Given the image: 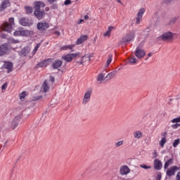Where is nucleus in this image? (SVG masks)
<instances>
[{"instance_id":"1","label":"nucleus","mask_w":180,"mask_h":180,"mask_svg":"<svg viewBox=\"0 0 180 180\" xmlns=\"http://www.w3.org/2000/svg\"><path fill=\"white\" fill-rule=\"evenodd\" d=\"M8 22H4L1 27V29L3 32H8V33H11L12 32V26L15 25V18H11L8 20Z\"/></svg>"},{"instance_id":"2","label":"nucleus","mask_w":180,"mask_h":180,"mask_svg":"<svg viewBox=\"0 0 180 180\" xmlns=\"http://www.w3.org/2000/svg\"><path fill=\"white\" fill-rule=\"evenodd\" d=\"M77 57H79V53H68L62 56V60L66 61V63H71L72 60H75Z\"/></svg>"},{"instance_id":"3","label":"nucleus","mask_w":180,"mask_h":180,"mask_svg":"<svg viewBox=\"0 0 180 180\" xmlns=\"http://www.w3.org/2000/svg\"><path fill=\"white\" fill-rule=\"evenodd\" d=\"M37 27L38 30H40V32H43L44 30H47L49 27H50V24L47 22L46 21H40L37 24Z\"/></svg>"},{"instance_id":"4","label":"nucleus","mask_w":180,"mask_h":180,"mask_svg":"<svg viewBox=\"0 0 180 180\" xmlns=\"http://www.w3.org/2000/svg\"><path fill=\"white\" fill-rule=\"evenodd\" d=\"M174 34H172L171 32H167L160 35L159 39H161V40H163V41H168V40H172Z\"/></svg>"},{"instance_id":"5","label":"nucleus","mask_w":180,"mask_h":180,"mask_svg":"<svg viewBox=\"0 0 180 180\" xmlns=\"http://www.w3.org/2000/svg\"><path fill=\"white\" fill-rule=\"evenodd\" d=\"M20 119H22V117H20V115H18L13 120L10 124V127L12 130H15V129L18 127L19 122H20Z\"/></svg>"},{"instance_id":"6","label":"nucleus","mask_w":180,"mask_h":180,"mask_svg":"<svg viewBox=\"0 0 180 180\" xmlns=\"http://www.w3.org/2000/svg\"><path fill=\"white\" fill-rule=\"evenodd\" d=\"M146 12V8H142L139 10L138 13H137V17L136 18V25H140V22H141L143 19V15H144Z\"/></svg>"},{"instance_id":"7","label":"nucleus","mask_w":180,"mask_h":180,"mask_svg":"<svg viewBox=\"0 0 180 180\" xmlns=\"http://www.w3.org/2000/svg\"><path fill=\"white\" fill-rule=\"evenodd\" d=\"M20 25L21 26H32L33 25V21L32 20H29L28 18H21L19 20Z\"/></svg>"},{"instance_id":"8","label":"nucleus","mask_w":180,"mask_h":180,"mask_svg":"<svg viewBox=\"0 0 180 180\" xmlns=\"http://www.w3.org/2000/svg\"><path fill=\"white\" fill-rule=\"evenodd\" d=\"M91 95H92V91L88 90L86 91L82 101L83 105H86L91 101Z\"/></svg>"},{"instance_id":"9","label":"nucleus","mask_w":180,"mask_h":180,"mask_svg":"<svg viewBox=\"0 0 180 180\" xmlns=\"http://www.w3.org/2000/svg\"><path fill=\"white\" fill-rule=\"evenodd\" d=\"M134 32H131L127 34L123 38L122 41L123 43H127L129 41H131L134 39Z\"/></svg>"},{"instance_id":"10","label":"nucleus","mask_w":180,"mask_h":180,"mask_svg":"<svg viewBox=\"0 0 180 180\" xmlns=\"http://www.w3.org/2000/svg\"><path fill=\"white\" fill-rule=\"evenodd\" d=\"M135 56L139 60L141 59V58H143V57L146 56V51L137 47L136 51H135Z\"/></svg>"},{"instance_id":"11","label":"nucleus","mask_w":180,"mask_h":180,"mask_svg":"<svg viewBox=\"0 0 180 180\" xmlns=\"http://www.w3.org/2000/svg\"><path fill=\"white\" fill-rule=\"evenodd\" d=\"M120 175H127L130 174V168L127 165H122L120 169Z\"/></svg>"},{"instance_id":"12","label":"nucleus","mask_w":180,"mask_h":180,"mask_svg":"<svg viewBox=\"0 0 180 180\" xmlns=\"http://www.w3.org/2000/svg\"><path fill=\"white\" fill-rule=\"evenodd\" d=\"M89 37L88 35H81L79 38H78L76 41V45L79 46L80 44H82L83 43H85L86 40H88Z\"/></svg>"},{"instance_id":"13","label":"nucleus","mask_w":180,"mask_h":180,"mask_svg":"<svg viewBox=\"0 0 180 180\" xmlns=\"http://www.w3.org/2000/svg\"><path fill=\"white\" fill-rule=\"evenodd\" d=\"M45 12L44 11H40V10H34V16L38 18L39 20H41L43 18H44Z\"/></svg>"},{"instance_id":"14","label":"nucleus","mask_w":180,"mask_h":180,"mask_svg":"<svg viewBox=\"0 0 180 180\" xmlns=\"http://www.w3.org/2000/svg\"><path fill=\"white\" fill-rule=\"evenodd\" d=\"M9 6H11V2L9 1V0H3L0 5V11H5V9H6V8Z\"/></svg>"},{"instance_id":"15","label":"nucleus","mask_w":180,"mask_h":180,"mask_svg":"<svg viewBox=\"0 0 180 180\" xmlns=\"http://www.w3.org/2000/svg\"><path fill=\"white\" fill-rule=\"evenodd\" d=\"M176 171H178V167L173 166L167 169L166 174L167 176H172L173 175H175V172H176Z\"/></svg>"},{"instance_id":"16","label":"nucleus","mask_w":180,"mask_h":180,"mask_svg":"<svg viewBox=\"0 0 180 180\" xmlns=\"http://www.w3.org/2000/svg\"><path fill=\"white\" fill-rule=\"evenodd\" d=\"M46 4L43 1H35L34 2V8L35 11H40V8H44Z\"/></svg>"},{"instance_id":"17","label":"nucleus","mask_w":180,"mask_h":180,"mask_svg":"<svg viewBox=\"0 0 180 180\" xmlns=\"http://www.w3.org/2000/svg\"><path fill=\"white\" fill-rule=\"evenodd\" d=\"M155 169L160 171L162 168V162L159 159H155L153 162Z\"/></svg>"},{"instance_id":"18","label":"nucleus","mask_w":180,"mask_h":180,"mask_svg":"<svg viewBox=\"0 0 180 180\" xmlns=\"http://www.w3.org/2000/svg\"><path fill=\"white\" fill-rule=\"evenodd\" d=\"M4 68L8 70L7 72L9 74V72H12V70H13V64L11 62H6L4 64Z\"/></svg>"},{"instance_id":"19","label":"nucleus","mask_w":180,"mask_h":180,"mask_svg":"<svg viewBox=\"0 0 180 180\" xmlns=\"http://www.w3.org/2000/svg\"><path fill=\"white\" fill-rule=\"evenodd\" d=\"M8 45L6 44H3L0 46V56H4V54H6L8 53Z\"/></svg>"},{"instance_id":"20","label":"nucleus","mask_w":180,"mask_h":180,"mask_svg":"<svg viewBox=\"0 0 180 180\" xmlns=\"http://www.w3.org/2000/svg\"><path fill=\"white\" fill-rule=\"evenodd\" d=\"M106 70L103 71L102 73H100L97 76V81L98 82H102V81H105L106 79Z\"/></svg>"},{"instance_id":"21","label":"nucleus","mask_w":180,"mask_h":180,"mask_svg":"<svg viewBox=\"0 0 180 180\" xmlns=\"http://www.w3.org/2000/svg\"><path fill=\"white\" fill-rule=\"evenodd\" d=\"M51 62V59H46L45 60H43L40 63H39L38 67H40L41 68H43L44 67H47V65H50Z\"/></svg>"},{"instance_id":"22","label":"nucleus","mask_w":180,"mask_h":180,"mask_svg":"<svg viewBox=\"0 0 180 180\" xmlns=\"http://www.w3.org/2000/svg\"><path fill=\"white\" fill-rule=\"evenodd\" d=\"M63 65V61L60 60H56L53 63H52L51 67L54 68V70H57L60 68Z\"/></svg>"},{"instance_id":"23","label":"nucleus","mask_w":180,"mask_h":180,"mask_svg":"<svg viewBox=\"0 0 180 180\" xmlns=\"http://www.w3.org/2000/svg\"><path fill=\"white\" fill-rule=\"evenodd\" d=\"M30 53V47L29 46L24 47L20 51L21 56H23L24 57H26V56H27V54H29Z\"/></svg>"},{"instance_id":"24","label":"nucleus","mask_w":180,"mask_h":180,"mask_svg":"<svg viewBox=\"0 0 180 180\" xmlns=\"http://www.w3.org/2000/svg\"><path fill=\"white\" fill-rule=\"evenodd\" d=\"M42 88L44 92H49V90L50 89V86H49V82H47V80H45V82L42 84Z\"/></svg>"},{"instance_id":"25","label":"nucleus","mask_w":180,"mask_h":180,"mask_svg":"<svg viewBox=\"0 0 180 180\" xmlns=\"http://www.w3.org/2000/svg\"><path fill=\"white\" fill-rule=\"evenodd\" d=\"M32 34H33V31L27 30H21V36H32Z\"/></svg>"},{"instance_id":"26","label":"nucleus","mask_w":180,"mask_h":180,"mask_svg":"<svg viewBox=\"0 0 180 180\" xmlns=\"http://www.w3.org/2000/svg\"><path fill=\"white\" fill-rule=\"evenodd\" d=\"M134 139H138L139 140V139H141V137H143V132H141V131H134Z\"/></svg>"},{"instance_id":"27","label":"nucleus","mask_w":180,"mask_h":180,"mask_svg":"<svg viewBox=\"0 0 180 180\" xmlns=\"http://www.w3.org/2000/svg\"><path fill=\"white\" fill-rule=\"evenodd\" d=\"M116 74H117V71L111 72L105 76V78H107V79H112V78H113Z\"/></svg>"},{"instance_id":"28","label":"nucleus","mask_w":180,"mask_h":180,"mask_svg":"<svg viewBox=\"0 0 180 180\" xmlns=\"http://www.w3.org/2000/svg\"><path fill=\"white\" fill-rule=\"evenodd\" d=\"M75 47V45H65L60 48V50H72Z\"/></svg>"},{"instance_id":"29","label":"nucleus","mask_w":180,"mask_h":180,"mask_svg":"<svg viewBox=\"0 0 180 180\" xmlns=\"http://www.w3.org/2000/svg\"><path fill=\"white\" fill-rule=\"evenodd\" d=\"M85 61H91V56L85 55L82 58V60L80 62V64H84V63H85Z\"/></svg>"},{"instance_id":"30","label":"nucleus","mask_w":180,"mask_h":180,"mask_svg":"<svg viewBox=\"0 0 180 180\" xmlns=\"http://www.w3.org/2000/svg\"><path fill=\"white\" fill-rule=\"evenodd\" d=\"M113 29V27H109L108 30L107 32H105L103 34L104 37H110L111 33H112V30Z\"/></svg>"},{"instance_id":"31","label":"nucleus","mask_w":180,"mask_h":180,"mask_svg":"<svg viewBox=\"0 0 180 180\" xmlns=\"http://www.w3.org/2000/svg\"><path fill=\"white\" fill-rule=\"evenodd\" d=\"M174 162V160L172 158L169 159L165 163V169H167L169 165H171Z\"/></svg>"},{"instance_id":"32","label":"nucleus","mask_w":180,"mask_h":180,"mask_svg":"<svg viewBox=\"0 0 180 180\" xmlns=\"http://www.w3.org/2000/svg\"><path fill=\"white\" fill-rule=\"evenodd\" d=\"M25 12H26L27 15H30V13H32L33 12V8H32L30 6H25Z\"/></svg>"},{"instance_id":"33","label":"nucleus","mask_w":180,"mask_h":180,"mask_svg":"<svg viewBox=\"0 0 180 180\" xmlns=\"http://www.w3.org/2000/svg\"><path fill=\"white\" fill-rule=\"evenodd\" d=\"M112 58H113V55L112 54L108 55L107 63H106L107 67H109V65H110V63H112Z\"/></svg>"},{"instance_id":"34","label":"nucleus","mask_w":180,"mask_h":180,"mask_svg":"<svg viewBox=\"0 0 180 180\" xmlns=\"http://www.w3.org/2000/svg\"><path fill=\"white\" fill-rule=\"evenodd\" d=\"M40 46H41V44L39 43L36 45V46L34 47V49L32 51V56H34L36 53H37V50H39V49H40Z\"/></svg>"},{"instance_id":"35","label":"nucleus","mask_w":180,"mask_h":180,"mask_svg":"<svg viewBox=\"0 0 180 180\" xmlns=\"http://www.w3.org/2000/svg\"><path fill=\"white\" fill-rule=\"evenodd\" d=\"M129 63H131V64H137V58H136V57L134 56H131L129 58Z\"/></svg>"},{"instance_id":"36","label":"nucleus","mask_w":180,"mask_h":180,"mask_svg":"<svg viewBox=\"0 0 180 180\" xmlns=\"http://www.w3.org/2000/svg\"><path fill=\"white\" fill-rule=\"evenodd\" d=\"M165 143H167V138L163 137V138H162V139L159 142V144H160V146L164 147V146L165 145Z\"/></svg>"},{"instance_id":"37","label":"nucleus","mask_w":180,"mask_h":180,"mask_svg":"<svg viewBox=\"0 0 180 180\" xmlns=\"http://www.w3.org/2000/svg\"><path fill=\"white\" fill-rule=\"evenodd\" d=\"M180 143V139H175L172 143V146L174 148H176V147H178L179 144Z\"/></svg>"},{"instance_id":"38","label":"nucleus","mask_w":180,"mask_h":180,"mask_svg":"<svg viewBox=\"0 0 180 180\" xmlns=\"http://www.w3.org/2000/svg\"><path fill=\"white\" fill-rule=\"evenodd\" d=\"M8 43H10V44H18V43H19V40L11 39L8 41Z\"/></svg>"},{"instance_id":"39","label":"nucleus","mask_w":180,"mask_h":180,"mask_svg":"<svg viewBox=\"0 0 180 180\" xmlns=\"http://www.w3.org/2000/svg\"><path fill=\"white\" fill-rule=\"evenodd\" d=\"M171 122L172 123H180V117H179L177 118H174L173 120H172Z\"/></svg>"},{"instance_id":"40","label":"nucleus","mask_w":180,"mask_h":180,"mask_svg":"<svg viewBox=\"0 0 180 180\" xmlns=\"http://www.w3.org/2000/svg\"><path fill=\"white\" fill-rule=\"evenodd\" d=\"M25 98H26V91H22L20 94V99H25Z\"/></svg>"},{"instance_id":"41","label":"nucleus","mask_w":180,"mask_h":180,"mask_svg":"<svg viewBox=\"0 0 180 180\" xmlns=\"http://www.w3.org/2000/svg\"><path fill=\"white\" fill-rule=\"evenodd\" d=\"M141 168H143V169H150L151 168V166H147L146 165H141Z\"/></svg>"},{"instance_id":"42","label":"nucleus","mask_w":180,"mask_h":180,"mask_svg":"<svg viewBox=\"0 0 180 180\" xmlns=\"http://www.w3.org/2000/svg\"><path fill=\"white\" fill-rule=\"evenodd\" d=\"M8 88V82L4 83L2 86H1V89L2 91H6V89Z\"/></svg>"},{"instance_id":"43","label":"nucleus","mask_w":180,"mask_h":180,"mask_svg":"<svg viewBox=\"0 0 180 180\" xmlns=\"http://www.w3.org/2000/svg\"><path fill=\"white\" fill-rule=\"evenodd\" d=\"M123 143H124L123 141H120L115 143V146L117 148L120 147V146H123Z\"/></svg>"},{"instance_id":"44","label":"nucleus","mask_w":180,"mask_h":180,"mask_svg":"<svg viewBox=\"0 0 180 180\" xmlns=\"http://www.w3.org/2000/svg\"><path fill=\"white\" fill-rule=\"evenodd\" d=\"M14 36H22V31L14 32Z\"/></svg>"},{"instance_id":"45","label":"nucleus","mask_w":180,"mask_h":180,"mask_svg":"<svg viewBox=\"0 0 180 180\" xmlns=\"http://www.w3.org/2000/svg\"><path fill=\"white\" fill-rule=\"evenodd\" d=\"M176 22V18H173L170 20L169 21V24L172 25V23H175Z\"/></svg>"},{"instance_id":"46","label":"nucleus","mask_w":180,"mask_h":180,"mask_svg":"<svg viewBox=\"0 0 180 180\" xmlns=\"http://www.w3.org/2000/svg\"><path fill=\"white\" fill-rule=\"evenodd\" d=\"M172 129H176L178 127H180V124H174L172 125Z\"/></svg>"},{"instance_id":"47","label":"nucleus","mask_w":180,"mask_h":180,"mask_svg":"<svg viewBox=\"0 0 180 180\" xmlns=\"http://www.w3.org/2000/svg\"><path fill=\"white\" fill-rule=\"evenodd\" d=\"M65 5H71V0H65L64 2Z\"/></svg>"},{"instance_id":"48","label":"nucleus","mask_w":180,"mask_h":180,"mask_svg":"<svg viewBox=\"0 0 180 180\" xmlns=\"http://www.w3.org/2000/svg\"><path fill=\"white\" fill-rule=\"evenodd\" d=\"M157 150H154L153 153V158H157Z\"/></svg>"},{"instance_id":"49","label":"nucleus","mask_w":180,"mask_h":180,"mask_svg":"<svg viewBox=\"0 0 180 180\" xmlns=\"http://www.w3.org/2000/svg\"><path fill=\"white\" fill-rule=\"evenodd\" d=\"M157 180H161V173H158L156 177Z\"/></svg>"},{"instance_id":"50","label":"nucleus","mask_w":180,"mask_h":180,"mask_svg":"<svg viewBox=\"0 0 180 180\" xmlns=\"http://www.w3.org/2000/svg\"><path fill=\"white\" fill-rule=\"evenodd\" d=\"M176 180H180V172L176 174Z\"/></svg>"},{"instance_id":"51","label":"nucleus","mask_w":180,"mask_h":180,"mask_svg":"<svg viewBox=\"0 0 180 180\" xmlns=\"http://www.w3.org/2000/svg\"><path fill=\"white\" fill-rule=\"evenodd\" d=\"M84 20H88L89 19V16L88 15H84Z\"/></svg>"},{"instance_id":"52","label":"nucleus","mask_w":180,"mask_h":180,"mask_svg":"<svg viewBox=\"0 0 180 180\" xmlns=\"http://www.w3.org/2000/svg\"><path fill=\"white\" fill-rule=\"evenodd\" d=\"M57 0H48V2H49L51 4H54Z\"/></svg>"},{"instance_id":"53","label":"nucleus","mask_w":180,"mask_h":180,"mask_svg":"<svg viewBox=\"0 0 180 180\" xmlns=\"http://www.w3.org/2000/svg\"><path fill=\"white\" fill-rule=\"evenodd\" d=\"M54 34H57L58 36H60V33L59 31H56V32H54Z\"/></svg>"},{"instance_id":"54","label":"nucleus","mask_w":180,"mask_h":180,"mask_svg":"<svg viewBox=\"0 0 180 180\" xmlns=\"http://www.w3.org/2000/svg\"><path fill=\"white\" fill-rule=\"evenodd\" d=\"M172 0H165V1L166 2V4H168L169 2H171Z\"/></svg>"},{"instance_id":"55","label":"nucleus","mask_w":180,"mask_h":180,"mask_svg":"<svg viewBox=\"0 0 180 180\" xmlns=\"http://www.w3.org/2000/svg\"><path fill=\"white\" fill-rule=\"evenodd\" d=\"M151 56H153V53H149L148 54V57H151Z\"/></svg>"},{"instance_id":"56","label":"nucleus","mask_w":180,"mask_h":180,"mask_svg":"<svg viewBox=\"0 0 180 180\" xmlns=\"http://www.w3.org/2000/svg\"><path fill=\"white\" fill-rule=\"evenodd\" d=\"M49 9H50V8H49V7H46V8H45V11H46V12H48V11H49Z\"/></svg>"},{"instance_id":"57","label":"nucleus","mask_w":180,"mask_h":180,"mask_svg":"<svg viewBox=\"0 0 180 180\" xmlns=\"http://www.w3.org/2000/svg\"><path fill=\"white\" fill-rule=\"evenodd\" d=\"M82 22H84V20H80L79 22V25H80V23H82Z\"/></svg>"},{"instance_id":"58","label":"nucleus","mask_w":180,"mask_h":180,"mask_svg":"<svg viewBox=\"0 0 180 180\" xmlns=\"http://www.w3.org/2000/svg\"><path fill=\"white\" fill-rule=\"evenodd\" d=\"M51 81L52 82H54V77L51 78Z\"/></svg>"},{"instance_id":"59","label":"nucleus","mask_w":180,"mask_h":180,"mask_svg":"<svg viewBox=\"0 0 180 180\" xmlns=\"http://www.w3.org/2000/svg\"><path fill=\"white\" fill-rule=\"evenodd\" d=\"M117 2H118L119 4H122V1L120 0H117Z\"/></svg>"},{"instance_id":"60","label":"nucleus","mask_w":180,"mask_h":180,"mask_svg":"<svg viewBox=\"0 0 180 180\" xmlns=\"http://www.w3.org/2000/svg\"><path fill=\"white\" fill-rule=\"evenodd\" d=\"M165 134H167V132L162 134V136H165Z\"/></svg>"},{"instance_id":"61","label":"nucleus","mask_w":180,"mask_h":180,"mask_svg":"<svg viewBox=\"0 0 180 180\" xmlns=\"http://www.w3.org/2000/svg\"><path fill=\"white\" fill-rule=\"evenodd\" d=\"M6 143H8V141H6V142L4 143V147H6Z\"/></svg>"}]
</instances>
